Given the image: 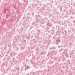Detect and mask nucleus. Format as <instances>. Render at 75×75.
I'll return each mask as SVG.
<instances>
[{
  "instance_id": "nucleus-1",
  "label": "nucleus",
  "mask_w": 75,
  "mask_h": 75,
  "mask_svg": "<svg viewBox=\"0 0 75 75\" xmlns=\"http://www.w3.org/2000/svg\"><path fill=\"white\" fill-rule=\"evenodd\" d=\"M60 41H59V42Z\"/></svg>"
}]
</instances>
